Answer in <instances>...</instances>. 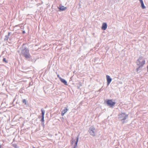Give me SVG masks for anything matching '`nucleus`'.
<instances>
[{
  "mask_svg": "<svg viewBox=\"0 0 148 148\" xmlns=\"http://www.w3.org/2000/svg\"><path fill=\"white\" fill-rule=\"evenodd\" d=\"M21 54L26 58H29L30 57L28 49L24 47V45L22 47Z\"/></svg>",
  "mask_w": 148,
  "mask_h": 148,
  "instance_id": "nucleus-1",
  "label": "nucleus"
},
{
  "mask_svg": "<svg viewBox=\"0 0 148 148\" xmlns=\"http://www.w3.org/2000/svg\"><path fill=\"white\" fill-rule=\"evenodd\" d=\"M136 63L137 65L139 66L136 69L137 71L138 72L140 67L145 64V60L143 59V57L140 56L139 57V59L137 60Z\"/></svg>",
  "mask_w": 148,
  "mask_h": 148,
  "instance_id": "nucleus-2",
  "label": "nucleus"
},
{
  "mask_svg": "<svg viewBox=\"0 0 148 148\" xmlns=\"http://www.w3.org/2000/svg\"><path fill=\"white\" fill-rule=\"evenodd\" d=\"M127 117V115L123 113L120 114L119 115V120L121 121L123 123H124L125 122L124 121V120H125Z\"/></svg>",
  "mask_w": 148,
  "mask_h": 148,
  "instance_id": "nucleus-3",
  "label": "nucleus"
},
{
  "mask_svg": "<svg viewBox=\"0 0 148 148\" xmlns=\"http://www.w3.org/2000/svg\"><path fill=\"white\" fill-rule=\"evenodd\" d=\"M106 103L110 107H113L116 103L115 102H113L112 100H108L107 101Z\"/></svg>",
  "mask_w": 148,
  "mask_h": 148,
  "instance_id": "nucleus-4",
  "label": "nucleus"
},
{
  "mask_svg": "<svg viewBox=\"0 0 148 148\" xmlns=\"http://www.w3.org/2000/svg\"><path fill=\"white\" fill-rule=\"evenodd\" d=\"M90 134L95 136L96 135V130L95 129L94 127H92L90 128Z\"/></svg>",
  "mask_w": 148,
  "mask_h": 148,
  "instance_id": "nucleus-5",
  "label": "nucleus"
},
{
  "mask_svg": "<svg viewBox=\"0 0 148 148\" xmlns=\"http://www.w3.org/2000/svg\"><path fill=\"white\" fill-rule=\"evenodd\" d=\"M106 78L107 80V84L108 85H109L112 80V78L108 75L106 76Z\"/></svg>",
  "mask_w": 148,
  "mask_h": 148,
  "instance_id": "nucleus-6",
  "label": "nucleus"
},
{
  "mask_svg": "<svg viewBox=\"0 0 148 148\" xmlns=\"http://www.w3.org/2000/svg\"><path fill=\"white\" fill-rule=\"evenodd\" d=\"M12 35L10 34V33H9L6 36H5V38H4V40H8L9 38H10V37H11L12 36Z\"/></svg>",
  "mask_w": 148,
  "mask_h": 148,
  "instance_id": "nucleus-7",
  "label": "nucleus"
},
{
  "mask_svg": "<svg viewBox=\"0 0 148 148\" xmlns=\"http://www.w3.org/2000/svg\"><path fill=\"white\" fill-rule=\"evenodd\" d=\"M58 8L60 11H64L67 8L66 7H64V6H62L61 5H60Z\"/></svg>",
  "mask_w": 148,
  "mask_h": 148,
  "instance_id": "nucleus-8",
  "label": "nucleus"
},
{
  "mask_svg": "<svg viewBox=\"0 0 148 148\" xmlns=\"http://www.w3.org/2000/svg\"><path fill=\"white\" fill-rule=\"evenodd\" d=\"M107 24L106 23H103L102 25V29L103 30H105L107 28Z\"/></svg>",
  "mask_w": 148,
  "mask_h": 148,
  "instance_id": "nucleus-9",
  "label": "nucleus"
},
{
  "mask_svg": "<svg viewBox=\"0 0 148 148\" xmlns=\"http://www.w3.org/2000/svg\"><path fill=\"white\" fill-rule=\"evenodd\" d=\"M60 81H61V82H62L64 84H65L66 85H68L67 82L66 81L65 79H62V78H60Z\"/></svg>",
  "mask_w": 148,
  "mask_h": 148,
  "instance_id": "nucleus-10",
  "label": "nucleus"
},
{
  "mask_svg": "<svg viewBox=\"0 0 148 148\" xmlns=\"http://www.w3.org/2000/svg\"><path fill=\"white\" fill-rule=\"evenodd\" d=\"M79 140V136H78L77 138L76 141L75 142V144L74 145V146L73 148H76L77 146V143Z\"/></svg>",
  "mask_w": 148,
  "mask_h": 148,
  "instance_id": "nucleus-11",
  "label": "nucleus"
},
{
  "mask_svg": "<svg viewBox=\"0 0 148 148\" xmlns=\"http://www.w3.org/2000/svg\"><path fill=\"white\" fill-rule=\"evenodd\" d=\"M42 118H41V121L42 122H44V115L45 114V112H42Z\"/></svg>",
  "mask_w": 148,
  "mask_h": 148,
  "instance_id": "nucleus-12",
  "label": "nucleus"
},
{
  "mask_svg": "<svg viewBox=\"0 0 148 148\" xmlns=\"http://www.w3.org/2000/svg\"><path fill=\"white\" fill-rule=\"evenodd\" d=\"M141 7L142 9H144L145 8V6L144 5L143 1L140 2Z\"/></svg>",
  "mask_w": 148,
  "mask_h": 148,
  "instance_id": "nucleus-13",
  "label": "nucleus"
},
{
  "mask_svg": "<svg viewBox=\"0 0 148 148\" xmlns=\"http://www.w3.org/2000/svg\"><path fill=\"white\" fill-rule=\"evenodd\" d=\"M23 103H24L25 104H26V101L25 99H24L23 101Z\"/></svg>",
  "mask_w": 148,
  "mask_h": 148,
  "instance_id": "nucleus-14",
  "label": "nucleus"
},
{
  "mask_svg": "<svg viewBox=\"0 0 148 148\" xmlns=\"http://www.w3.org/2000/svg\"><path fill=\"white\" fill-rule=\"evenodd\" d=\"M3 61L4 62H5V63H7V61L6 60V59L5 58H3Z\"/></svg>",
  "mask_w": 148,
  "mask_h": 148,
  "instance_id": "nucleus-15",
  "label": "nucleus"
},
{
  "mask_svg": "<svg viewBox=\"0 0 148 148\" xmlns=\"http://www.w3.org/2000/svg\"><path fill=\"white\" fill-rule=\"evenodd\" d=\"M68 110L66 108H64V110L62 111H65V110Z\"/></svg>",
  "mask_w": 148,
  "mask_h": 148,
  "instance_id": "nucleus-16",
  "label": "nucleus"
},
{
  "mask_svg": "<svg viewBox=\"0 0 148 148\" xmlns=\"http://www.w3.org/2000/svg\"><path fill=\"white\" fill-rule=\"evenodd\" d=\"M57 76L60 79V78H61L60 76L59 75H58Z\"/></svg>",
  "mask_w": 148,
  "mask_h": 148,
  "instance_id": "nucleus-17",
  "label": "nucleus"
},
{
  "mask_svg": "<svg viewBox=\"0 0 148 148\" xmlns=\"http://www.w3.org/2000/svg\"><path fill=\"white\" fill-rule=\"evenodd\" d=\"M65 112H64V113H62V116L64 115V113H65Z\"/></svg>",
  "mask_w": 148,
  "mask_h": 148,
  "instance_id": "nucleus-18",
  "label": "nucleus"
},
{
  "mask_svg": "<svg viewBox=\"0 0 148 148\" xmlns=\"http://www.w3.org/2000/svg\"><path fill=\"white\" fill-rule=\"evenodd\" d=\"M140 2H143V0H139Z\"/></svg>",
  "mask_w": 148,
  "mask_h": 148,
  "instance_id": "nucleus-19",
  "label": "nucleus"
},
{
  "mask_svg": "<svg viewBox=\"0 0 148 148\" xmlns=\"http://www.w3.org/2000/svg\"><path fill=\"white\" fill-rule=\"evenodd\" d=\"M73 141H71V143L73 144Z\"/></svg>",
  "mask_w": 148,
  "mask_h": 148,
  "instance_id": "nucleus-20",
  "label": "nucleus"
},
{
  "mask_svg": "<svg viewBox=\"0 0 148 148\" xmlns=\"http://www.w3.org/2000/svg\"><path fill=\"white\" fill-rule=\"evenodd\" d=\"M23 33H25V31H23Z\"/></svg>",
  "mask_w": 148,
  "mask_h": 148,
  "instance_id": "nucleus-21",
  "label": "nucleus"
},
{
  "mask_svg": "<svg viewBox=\"0 0 148 148\" xmlns=\"http://www.w3.org/2000/svg\"><path fill=\"white\" fill-rule=\"evenodd\" d=\"M147 71H148V66H147Z\"/></svg>",
  "mask_w": 148,
  "mask_h": 148,
  "instance_id": "nucleus-22",
  "label": "nucleus"
},
{
  "mask_svg": "<svg viewBox=\"0 0 148 148\" xmlns=\"http://www.w3.org/2000/svg\"><path fill=\"white\" fill-rule=\"evenodd\" d=\"M41 111H43L42 109V110H41Z\"/></svg>",
  "mask_w": 148,
  "mask_h": 148,
  "instance_id": "nucleus-23",
  "label": "nucleus"
},
{
  "mask_svg": "<svg viewBox=\"0 0 148 148\" xmlns=\"http://www.w3.org/2000/svg\"><path fill=\"white\" fill-rule=\"evenodd\" d=\"M33 148H35V147H33Z\"/></svg>",
  "mask_w": 148,
  "mask_h": 148,
  "instance_id": "nucleus-24",
  "label": "nucleus"
},
{
  "mask_svg": "<svg viewBox=\"0 0 148 148\" xmlns=\"http://www.w3.org/2000/svg\"><path fill=\"white\" fill-rule=\"evenodd\" d=\"M15 148H17V147H16Z\"/></svg>",
  "mask_w": 148,
  "mask_h": 148,
  "instance_id": "nucleus-25",
  "label": "nucleus"
}]
</instances>
